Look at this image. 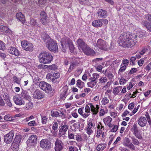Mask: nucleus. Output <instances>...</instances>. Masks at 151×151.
<instances>
[{"label": "nucleus", "mask_w": 151, "mask_h": 151, "mask_svg": "<svg viewBox=\"0 0 151 151\" xmlns=\"http://www.w3.org/2000/svg\"><path fill=\"white\" fill-rule=\"evenodd\" d=\"M137 35L129 32H124L120 35L118 43L120 46L124 47H131L137 42Z\"/></svg>", "instance_id": "obj_1"}, {"label": "nucleus", "mask_w": 151, "mask_h": 151, "mask_svg": "<svg viewBox=\"0 0 151 151\" xmlns=\"http://www.w3.org/2000/svg\"><path fill=\"white\" fill-rule=\"evenodd\" d=\"M60 76V73L58 72H51V73H47L46 75V78L51 81L52 83L57 84L59 81V78Z\"/></svg>", "instance_id": "obj_2"}, {"label": "nucleus", "mask_w": 151, "mask_h": 151, "mask_svg": "<svg viewBox=\"0 0 151 151\" xmlns=\"http://www.w3.org/2000/svg\"><path fill=\"white\" fill-rule=\"evenodd\" d=\"M88 104L90 106L91 109L89 106L88 105H86L85 109V111L86 113L89 114L90 111H91L92 112L93 114H96L99 111V105H96L95 107L91 103H90Z\"/></svg>", "instance_id": "obj_3"}, {"label": "nucleus", "mask_w": 151, "mask_h": 151, "mask_svg": "<svg viewBox=\"0 0 151 151\" xmlns=\"http://www.w3.org/2000/svg\"><path fill=\"white\" fill-rule=\"evenodd\" d=\"M47 46L48 49L51 51L55 52L58 50L57 44L56 41L52 40H49Z\"/></svg>", "instance_id": "obj_4"}, {"label": "nucleus", "mask_w": 151, "mask_h": 151, "mask_svg": "<svg viewBox=\"0 0 151 151\" xmlns=\"http://www.w3.org/2000/svg\"><path fill=\"white\" fill-rule=\"evenodd\" d=\"M39 86L41 89L46 92L47 93L48 91L52 90L50 84L45 81L40 82L39 83Z\"/></svg>", "instance_id": "obj_5"}, {"label": "nucleus", "mask_w": 151, "mask_h": 151, "mask_svg": "<svg viewBox=\"0 0 151 151\" xmlns=\"http://www.w3.org/2000/svg\"><path fill=\"white\" fill-rule=\"evenodd\" d=\"M108 22V21L106 19H100L93 21L92 22V24L94 27L98 28L101 27L102 26L103 23L107 24Z\"/></svg>", "instance_id": "obj_6"}, {"label": "nucleus", "mask_w": 151, "mask_h": 151, "mask_svg": "<svg viewBox=\"0 0 151 151\" xmlns=\"http://www.w3.org/2000/svg\"><path fill=\"white\" fill-rule=\"evenodd\" d=\"M63 143L59 139L57 138L55 143L54 149L55 151H61L63 149Z\"/></svg>", "instance_id": "obj_7"}, {"label": "nucleus", "mask_w": 151, "mask_h": 151, "mask_svg": "<svg viewBox=\"0 0 151 151\" xmlns=\"http://www.w3.org/2000/svg\"><path fill=\"white\" fill-rule=\"evenodd\" d=\"M97 46L99 49L102 50H106L107 49V43L106 42L102 39H99L96 43Z\"/></svg>", "instance_id": "obj_8"}, {"label": "nucleus", "mask_w": 151, "mask_h": 151, "mask_svg": "<svg viewBox=\"0 0 151 151\" xmlns=\"http://www.w3.org/2000/svg\"><path fill=\"white\" fill-rule=\"evenodd\" d=\"M40 146L43 149L48 150L51 147L50 142L47 139H42L40 142Z\"/></svg>", "instance_id": "obj_9"}, {"label": "nucleus", "mask_w": 151, "mask_h": 151, "mask_svg": "<svg viewBox=\"0 0 151 151\" xmlns=\"http://www.w3.org/2000/svg\"><path fill=\"white\" fill-rule=\"evenodd\" d=\"M21 45L23 49L26 50L32 51L33 50V45L32 44L27 41H22L21 42Z\"/></svg>", "instance_id": "obj_10"}, {"label": "nucleus", "mask_w": 151, "mask_h": 151, "mask_svg": "<svg viewBox=\"0 0 151 151\" xmlns=\"http://www.w3.org/2000/svg\"><path fill=\"white\" fill-rule=\"evenodd\" d=\"M14 136L13 131H11L4 137V142L7 144L11 142Z\"/></svg>", "instance_id": "obj_11"}, {"label": "nucleus", "mask_w": 151, "mask_h": 151, "mask_svg": "<svg viewBox=\"0 0 151 151\" xmlns=\"http://www.w3.org/2000/svg\"><path fill=\"white\" fill-rule=\"evenodd\" d=\"M61 42L62 46V51L65 52L66 51V47H68L69 45V38L66 37H64L62 39Z\"/></svg>", "instance_id": "obj_12"}, {"label": "nucleus", "mask_w": 151, "mask_h": 151, "mask_svg": "<svg viewBox=\"0 0 151 151\" xmlns=\"http://www.w3.org/2000/svg\"><path fill=\"white\" fill-rule=\"evenodd\" d=\"M77 46L78 49L83 51L88 46L84 41L81 38L78 39L76 41Z\"/></svg>", "instance_id": "obj_13"}, {"label": "nucleus", "mask_w": 151, "mask_h": 151, "mask_svg": "<svg viewBox=\"0 0 151 151\" xmlns=\"http://www.w3.org/2000/svg\"><path fill=\"white\" fill-rule=\"evenodd\" d=\"M13 100L17 105H21L24 104L25 103L24 101L19 95H17L14 96L13 97Z\"/></svg>", "instance_id": "obj_14"}, {"label": "nucleus", "mask_w": 151, "mask_h": 151, "mask_svg": "<svg viewBox=\"0 0 151 151\" xmlns=\"http://www.w3.org/2000/svg\"><path fill=\"white\" fill-rule=\"evenodd\" d=\"M37 136L36 135H32L30 136L27 141L28 145L34 146L37 143Z\"/></svg>", "instance_id": "obj_15"}, {"label": "nucleus", "mask_w": 151, "mask_h": 151, "mask_svg": "<svg viewBox=\"0 0 151 151\" xmlns=\"http://www.w3.org/2000/svg\"><path fill=\"white\" fill-rule=\"evenodd\" d=\"M47 17L46 13L44 11L41 12L40 18L41 22L43 25H45L47 24Z\"/></svg>", "instance_id": "obj_16"}, {"label": "nucleus", "mask_w": 151, "mask_h": 151, "mask_svg": "<svg viewBox=\"0 0 151 151\" xmlns=\"http://www.w3.org/2000/svg\"><path fill=\"white\" fill-rule=\"evenodd\" d=\"M68 87H67L65 86L63 88L61 91V92L60 96V99L64 100L67 96L69 94V93L68 92Z\"/></svg>", "instance_id": "obj_17"}, {"label": "nucleus", "mask_w": 151, "mask_h": 151, "mask_svg": "<svg viewBox=\"0 0 151 151\" xmlns=\"http://www.w3.org/2000/svg\"><path fill=\"white\" fill-rule=\"evenodd\" d=\"M83 51L87 56H95V52L92 49H91L88 45Z\"/></svg>", "instance_id": "obj_18"}, {"label": "nucleus", "mask_w": 151, "mask_h": 151, "mask_svg": "<svg viewBox=\"0 0 151 151\" xmlns=\"http://www.w3.org/2000/svg\"><path fill=\"white\" fill-rule=\"evenodd\" d=\"M44 96L41 92L38 89L36 90L33 94V97L36 99H41L43 98Z\"/></svg>", "instance_id": "obj_19"}, {"label": "nucleus", "mask_w": 151, "mask_h": 151, "mask_svg": "<svg viewBox=\"0 0 151 151\" xmlns=\"http://www.w3.org/2000/svg\"><path fill=\"white\" fill-rule=\"evenodd\" d=\"M147 120L145 117L140 116L138 121L139 125L142 127H143L146 125Z\"/></svg>", "instance_id": "obj_20"}, {"label": "nucleus", "mask_w": 151, "mask_h": 151, "mask_svg": "<svg viewBox=\"0 0 151 151\" xmlns=\"http://www.w3.org/2000/svg\"><path fill=\"white\" fill-rule=\"evenodd\" d=\"M98 16L100 18H105L107 16V12L102 9H99L97 12Z\"/></svg>", "instance_id": "obj_21"}, {"label": "nucleus", "mask_w": 151, "mask_h": 151, "mask_svg": "<svg viewBox=\"0 0 151 151\" xmlns=\"http://www.w3.org/2000/svg\"><path fill=\"white\" fill-rule=\"evenodd\" d=\"M8 50L9 53L10 54L14 55L17 56H18L19 55V51L15 47H11Z\"/></svg>", "instance_id": "obj_22"}, {"label": "nucleus", "mask_w": 151, "mask_h": 151, "mask_svg": "<svg viewBox=\"0 0 151 151\" xmlns=\"http://www.w3.org/2000/svg\"><path fill=\"white\" fill-rule=\"evenodd\" d=\"M16 17L17 20L22 23L24 24L25 22L24 17L21 12L17 13L16 15Z\"/></svg>", "instance_id": "obj_23"}, {"label": "nucleus", "mask_w": 151, "mask_h": 151, "mask_svg": "<svg viewBox=\"0 0 151 151\" xmlns=\"http://www.w3.org/2000/svg\"><path fill=\"white\" fill-rule=\"evenodd\" d=\"M53 57H41L39 59L41 63L45 64L50 63L53 59Z\"/></svg>", "instance_id": "obj_24"}, {"label": "nucleus", "mask_w": 151, "mask_h": 151, "mask_svg": "<svg viewBox=\"0 0 151 151\" xmlns=\"http://www.w3.org/2000/svg\"><path fill=\"white\" fill-rule=\"evenodd\" d=\"M69 126L68 125L65 124H61V128L60 129L59 132L62 133V134L63 135L65 134L66 132L68 129Z\"/></svg>", "instance_id": "obj_25"}, {"label": "nucleus", "mask_w": 151, "mask_h": 151, "mask_svg": "<svg viewBox=\"0 0 151 151\" xmlns=\"http://www.w3.org/2000/svg\"><path fill=\"white\" fill-rule=\"evenodd\" d=\"M3 98L5 101L6 103L8 106L11 107L12 106V104L10 101V100L8 94H5L3 96Z\"/></svg>", "instance_id": "obj_26"}, {"label": "nucleus", "mask_w": 151, "mask_h": 151, "mask_svg": "<svg viewBox=\"0 0 151 151\" xmlns=\"http://www.w3.org/2000/svg\"><path fill=\"white\" fill-rule=\"evenodd\" d=\"M20 96L23 100L24 99L28 100L30 98V96L27 94V92L26 91H22Z\"/></svg>", "instance_id": "obj_27"}, {"label": "nucleus", "mask_w": 151, "mask_h": 151, "mask_svg": "<svg viewBox=\"0 0 151 151\" xmlns=\"http://www.w3.org/2000/svg\"><path fill=\"white\" fill-rule=\"evenodd\" d=\"M84 107L80 108L78 110V113L81 115L84 118H86L90 114L88 113H83V109Z\"/></svg>", "instance_id": "obj_28"}, {"label": "nucleus", "mask_w": 151, "mask_h": 151, "mask_svg": "<svg viewBox=\"0 0 151 151\" xmlns=\"http://www.w3.org/2000/svg\"><path fill=\"white\" fill-rule=\"evenodd\" d=\"M106 145L105 144H99L97 147L96 150L98 151H102L106 147Z\"/></svg>", "instance_id": "obj_29"}, {"label": "nucleus", "mask_w": 151, "mask_h": 151, "mask_svg": "<svg viewBox=\"0 0 151 151\" xmlns=\"http://www.w3.org/2000/svg\"><path fill=\"white\" fill-rule=\"evenodd\" d=\"M78 87L80 89H81L84 86V83L81 80L78 79L77 81L76 84Z\"/></svg>", "instance_id": "obj_30"}, {"label": "nucleus", "mask_w": 151, "mask_h": 151, "mask_svg": "<svg viewBox=\"0 0 151 151\" xmlns=\"http://www.w3.org/2000/svg\"><path fill=\"white\" fill-rule=\"evenodd\" d=\"M52 57L51 54L47 51H42L39 54V57Z\"/></svg>", "instance_id": "obj_31"}, {"label": "nucleus", "mask_w": 151, "mask_h": 151, "mask_svg": "<svg viewBox=\"0 0 151 151\" xmlns=\"http://www.w3.org/2000/svg\"><path fill=\"white\" fill-rule=\"evenodd\" d=\"M112 120V119L109 116H108L105 118H104L103 119V121L105 124H109V123H111Z\"/></svg>", "instance_id": "obj_32"}, {"label": "nucleus", "mask_w": 151, "mask_h": 151, "mask_svg": "<svg viewBox=\"0 0 151 151\" xmlns=\"http://www.w3.org/2000/svg\"><path fill=\"white\" fill-rule=\"evenodd\" d=\"M122 88V87L120 86L114 88L113 91V93L115 95L118 94L121 91Z\"/></svg>", "instance_id": "obj_33"}, {"label": "nucleus", "mask_w": 151, "mask_h": 151, "mask_svg": "<svg viewBox=\"0 0 151 151\" xmlns=\"http://www.w3.org/2000/svg\"><path fill=\"white\" fill-rule=\"evenodd\" d=\"M22 137V135H16L14 139L13 142L16 143L17 144L18 143L19 144L21 142Z\"/></svg>", "instance_id": "obj_34"}, {"label": "nucleus", "mask_w": 151, "mask_h": 151, "mask_svg": "<svg viewBox=\"0 0 151 151\" xmlns=\"http://www.w3.org/2000/svg\"><path fill=\"white\" fill-rule=\"evenodd\" d=\"M90 81L87 83L88 86L91 88H93L96 85L97 81H94L90 80Z\"/></svg>", "instance_id": "obj_35"}, {"label": "nucleus", "mask_w": 151, "mask_h": 151, "mask_svg": "<svg viewBox=\"0 0 151 151\" xmlns=\"http://www.w3.org/2000/svg\"><path fill=\"white\" fill-rule=\"evenodd\" d=\"M144 26L149 31L151 32V24L147 21H145L143 23Z\"/></svg>", "instance_id": "obj_36"}, {"label": "nucleus", "mask_w": 151, "mask_h": 151, "mask_svg": "<svg viewBox=\"0 0 151 151\" xmlns=\"http://www.w3.org/2000/svg\"><path fill=\"white\" fill-rule=\"evenodd\" d=\"M19 144L13 142L11 145V148L14 151H17L19 148Z\"/></svg>", "instance_id": "obj_37"}, {"label": "nucleus", "mask_w": 151, "mask_h": 151, "mask_svg": "<svg viewBox=\"0 0 151 151\" xmlns=\"http://www.w3.org/2000/svg\"><path fill=\"white\" fill-rule=\"evenodd\" d=\"M0 29L1 31L3 32L8 33L10 31L9 29L7 27L2 25L0 26Z\"/></svg>", "instance_id": "obj_38"}, {"label": "nucleus", "mask_w": 151, "mask_h": 151, "mask_svg": "<svg viewBox=\"0 0 151 151\" xmlns=\"http://www.w3.org/2000/svg\"><path fill=\"white\" fill-rule=\"evenodd\" d=\"M99 75L97 73H94L92 75V77L89 79V80H92L97 81V79L99 77Z\"/></svg>", "instance_id": "obj_39"}, {"label": "nucleus", "mask_w": 151, "mask_h": 151, "mask_svg": "<svg viewBox=\"0 0 151 151\" xmlns=\"http://www.w3.org/2000/svg\"><path fill=\"white\" fill-rule=\"evenodd\" d=\"M149 50L147 48L143 49L141 51L139 52L140 55H139L138 57H140V55H143L144 54H147L149 52ZM135 57H138L136 55Z\"/></svg>", "instance_id": "obj_40"}, {"label": "nucleus", "mask_w": 151, "mask_h": 151, "mask_svg": "<svg viewBox=\"0 0 151 151\" xmlns=\"http://www.w3.org/2000/svg\"><path fill=\"white\" fill-rule=\"evenodd\" d=\"M131 130L133 132L134 134H135L138 133V129L137 126L135 124H134L132 126Z\"/></svg>", "instance_id": "obj_41"}, {"label": "nucleus", "mask_w": 151, "mask_h": 151, "mask_svg": "<svg viewBox=\"0 0 151 151\" xmlns=\"http://www.w3.org/2000/svg\"><path fill=\"white\" fill-rule=\"evenodd\" d=\"M51 115L53 117H57L60 114V113L56 110H52L51 113Z\"/></svg>", "instance_id": "obj_42"}, {"label": "nucleus", "mask_w": 151, "mask_h": 151, "mask_svg": "<svg viewBox=\"0 0 151 151\" xmlns=\"http://www.w3.org/2000/svg\"><path fill=\"white\" fill-rule=\"evenodd\" d=\"M106 71L107 70H106L105 73H106L105 74L106 76H107L108 78L110 79V80L112 81L113 78L114 76L110 72H108L106 73Z\"/></svg>", "instance_id": "obj_43"}, {"label": "nucleus", "mask_w": 151, "mask_h": 151, "mask_svg": "<svg viewBox=\"0 0 151 151\" xmlns=\"http://www.w3.org/2000/svg\"><path fill=\"white\" fill-rule=\"evenodd\" d=\"M127 67V66L125 65H124L121 67L118 71V73L119 74H121L125 70Z\"/></svg>", "instance_id": "obj_44"}, {"label": "nucleus", "mask_w": 151, "mask_h": 151, "mask_svg": "<svg viewBox=\"0 0 151 151\" xmlns=\"http://www.w3.org/2000/svg\"><path fill=\"white\" fill-rule=\"evenodd\" d=\"M131 139L132 140V143L134 145H138L139 144V142L137 139H136L134 137H132Z\"/></svg>", "instance_id": "obj_45"}, {"label": "nucleus", "mask_w": 151, "mask_h": 151, "mask_svg": "<svg viewBox=\"0 0 151 151\" xmlns=\"http://www.w3.org/2000/svg\"><path fill=\"white\" fill-rule=\"evenodd\" d=\"M13 80L14 83H17L18 84H20V80L18 79V78L15 76H14L13 77Z\"/></svg>", "instance_id": "obj_46"}, {"label": "nucleus", "mask_w": 151, "mask_h": 151, "mask_svg": "<svg viewBox=\"0 0 151 151\" xmlns=\"http://www.w3.org/2000/svg\"><path fill=\"white\" fill-rule=\"evenodd\" d=\"M69 45L68 47H69V50L71 52H72L74 50V47L73 45L72 44L70 43V40L69 39V44H68Z\"/></svg>", "instance_id": "obj_47"}, {"label": "nucleus", "mask_w": 151, "mask_h": 151, "mask_svg": "<svg viewBox=\"0 0 151 151\" xmlns=\"http://www.w3.org/2000/svg\"><path fill=\"white\" fill-rule=\"evenodd\" d=\"M146 117V119L147 120L149 124L150 125L151 124V120L150 118V117L149 115V113L148 112H146L145 114Z\"/></svg>", "instance_id": "obj_48"}, {"label": "nucleus", "mask_w": 151, "mask_h": 151, "mask_svg": "<svg viewBox=\"0 0 151 151\" xmlns=\"http://www.w3.org/2000/svg\"><path fill=\"white\" fill-rule=\"evenodd\" d=\"M42 119V123L43 124H46V123L47 120V118L46 116H41Z\"/></svg>", "instance_id": "obj_49"}, {"label": "nucleus", "mask_w": 151, "mask_h": 151, "mask_svg": "<svg viewBox=\"0 0 151 151\" xmlns=\"http://www.w3.org/2000/svg\"><path fill=\"white\" fill-rule=\"evenodd\" d=\"M101 102L103 104L105 105L109 103V100L107 98L104 97L103 98Z\"/></svg>", "instance_id": "obj_50"}, {"label": "nucleus", "mask_w": 151, "mask_h": 151, "mask_svg": "<svg viewBox=\"0 0 151 151\" xmlns=\"http://www.w3.org/2000/svg\"><path fill=\"white\" fill-rule=\"evenodd\" d=\"M33 106L32 103L30 102H29L26 104V107L27 109H29L32 108Z\"/></svg>", "instance_id": "obj_51"}, {"label": "nucleus", "mask_w": 151, "mask_h": 151, "mask_svg": "<svg viewBox=\"0 0 151 151\" xmlns=\"http://www.w3.org/2000/svg\"><path fill=\"white\" fill-rule=\"evenodd\" d=\"M5 48L4 42L0 40V50H4Z\"/></svg>", "instance_id": "obj_52"}, {"label": "nucleus", "mask_w": 151, "mask_h": 151, "mask_svg": "<svg viewBox=\"0 0 151 151\" xmlns=\"http://www.w3.org/2000/svg\"><path fill=\"white\" fill-rule=\"evenodd\" d=\"M99 81L101 83H104L106 82L107 80L106 77H102L99 79Z\"/></svg>", "instance_id": "obj_53"}, {"label": "nucleus", "mask_w": 151, "mask_h": 151, "mask_svg": "<svg viewBox=\"0 0 151 151\" xmlns=\"http://www.w3.org/2000/svg\"><path fill=\"white\" fill-rule=\"evenodd\" d=\"M58 127V124L57 122H55L54 123L52 127V129L54 131H56L57 130Z\"/></svg>", "instance_id": "obj_54"}, {"label": "nucleus", "mask_w": 151, "mask_h": 151, "mask_svg": "<svg viewBox=\"0 0 151 151\" xmlns=\"http://www.w3.org/2000/svg\"><path fill=\"white\" fill-rule=\"evenodd\" d=\"M30 24L32 26H35L37 25V22L36 20L34 19H31L30 21Z\"/></svg>", "instance_id": "obj_55"}, {"label": "nucleus", "mask_w": 151, "mask_h": 151, "mask_svg": "<svg viewBox=\"0 0 151 151\" xmlns=\"http://www.w3.org/2000/svg\"><path fill=\"white\" fill-rule=\"evenodd\" d=\"M28 125L30 126H34L36 125L35 121H32L28 123Z\"/></svg>", "instance_id": "obj_56"}, {"label": "nucleus", "mask_w": 151, "mask_h": 151, "mask_svg": "<svg viewBox=\"0 0 151 151\" xmlns=\"http://www.w3.org/2000/svg\"><path fill=\"white\" fill-rule=\"evenodd\" d=\"M113 127L111 129V131L112 132H115L118 129V127L117 125H113Z\"/></svg>", "instance_id": "obj_57"}, {"label": "nucleus", "mask_w": 151, "mask_h": 151, "mask_svg": "<svg viewBox=\"0 0 151 151\" xmlns=\"http://www.w3.org/2000/svg\"><path fill=\"white\" fill-rule=\"evenodd\" d=\"M5 103L0 95V106H5Z\"/></svg>", "instance_id": "obj_58"}, {"label": "nucleus", "mask_w": 151, "mask_h": 151, "mask_svg": "<svg viewBox=\"0 0 151 151\" xmlns=\"http://www.w3.org/2000/svg\"><path fill=\"white\" fill-rule=\"evenodd\" d=\"M136 59V57H131L130 60V64L132 65L134 64Z\"/></svg>", "instance_id": "obj_59"}, {"label": "nucleus", "mask_w": 151, "mask_h": 151, "mask_svg": "<svg viewBox=\"0 0 151 151\" xmlns=\"http://www.w3.org/2000/svg\"><path fill=\"white\" fill-rule=\"evenodd\" d=\"M76 139L78 141H81L82 140V138L81 136L79 134L76 135Z\"/></svg>", "instance_id": "obj_60"}, {"label": "nucleus", "mask_w": 151, "mask_h": 151, "mask_svg": "<svg viewBox=\"0 0 151 151\" xmlns=\"http://www.w3.org/2000/svg\"><path fill=\"white\" fill-rule=\"evenodd\" d=\"M134 104L133 102L129 104L128 106V109L131 110L134 107Z\"/></svg>", "instance_id": "obj_61"}, {"label": "nucleus", "mask_w": 151, "mask_h": 151, "mask_svg": "<svg viewBox=\"0 0 151 151\" xmlns=\"http://www.w3.org/2000/svg\"><path fill=\"white\" fill-rule=\"evenodd\" d=\"M68 137L70 139H74L75 135L73 133H68Z\"/></svg>", "instance_id": "obj_62"}, {"label": "nucleus", "mask_w": 151, "mask_h": 151, "mask_svg": "<svg viewBox=\"0 0 151 151\" xmlns=\"http://www.w3.org/2000/svg\"><path fill=\"white\" fill-rule=\"evenodd\" d=\"M49 69L51 70H55L57 69V67L55 65L53 64L52 65L50 66L49 67Z\"/></svg>", "instance_id": "obj_63"}, {"label": "nucleus", "mask_w": 151, "mask_h": 151, "mask_svg": "<svg viewBox=\"0 0 151 151\" xmlns=\"http://www.w3.org/2000/svg\"><path fill=\"white\" fill-rule=\"evenodd\" d=\"M78 149L76 147H74L73 146H70L69 147V151H77Z\"/></svg>", "instance_id": "obj_64"}]
</instances>
